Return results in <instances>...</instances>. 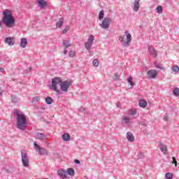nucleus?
<instances>
[{"label": "nucleus", "instance_id": "nucleus-43", "mask_svg": "<svg viewBox=\"0 0 179 179\" xmlns=\"http://www.w3.org/2000/svg\"><path fill=\"white\" fill-rule=\"evenodd\" d=\"M2 89L0 88V96H2Z\"/></svg>", "mask_w": 179, "mask_h": 179}, {"label": "nucleus", "instance_id": "nucleus-20", "mask_svg": "<svg viewBox=\"0 0 179 179\" xmlns=\"http://www.w3.org/2000/svg\"><path fill=\"white\" fill-rule=\"evenodd\" d=\"M139 106H140V107H143V108H145V107L148 106V102H146V101L142 99L139 101Z\"/></svg>", "mask_w": 179, "mask_h": 179}, {"label": "nucleus", "instance_id": "nucleus-24", "mask_svg": "<svg viewBox=\"0 0 179 179\" xmlns=\"http://www.w3.org/2000/svg\"><path fill=\"white\" fill-rule=\"evenodd\" d=\"M63 45L66 48H69V47H71V43L69 41H63Z\"/></svg>", "mask_w": 179, "mask_h": 179}, {"label": "nucleus", "instance_id": "nucleus-9", "mask_svg": "<svg viewBox=\"0 0 179 179\" xmlns=\"http://www.w3.org/2000/svg\"><path fill=\"white\" fill-rule=\"evenodd\" d=\"M147 75L149 79H155L157 76V71L151 69L147 72Z\"/></svg>", "mask_w": 179, "mask_h": 179}, {"label": "nucleus", "instance_id": "nucleus-4", "mask_svg": "<svg viewBox=\"0 0 179 179\" xmlns=\"http://www.w3.org/2000/svg\"><path fill=\"white\" fill-rule=\"evenodd\" d=\"M124 35L120 36L119 37V40L120 41H121V43H122V45L124 47H129V43H131V41H132V35H131V34L129 32H128L127 31H126L124 32ZM126 36V38H125Z\"/></svg>", "mask_w": 179, "mask_h": 179}, {"label": "nucleus", "instance_id": "nucleus-27", "mask_svg": "<svg viewBox=\"0 0 179 179\" xmlns=\"http://www.w3.org/2000/svg\"><path fill=\"white\" fill-rule=\"evenodd\" d=\"M75 55H76V52L75 50H71L69 52V57H70V58H73Z\"/></svg>", "mask_w": 179, "mask_h": 179}, {"label": "nucleus", "instance_id": "nucleus-34", "mask_svg": "<svg viewBox=\"0 0 179 179\" xmlns=\"http://www.w3.org/2000/svg\"><path fill=\"white\" fill-rule=\"evenodd\" d=\"M173 94L175 96H179V89L178 88H175L173 90Z\"/></svg>", "mask_w": 179, "mask_h": 179}, {"label": "nucleus", "instance_id": "nucleus-26", "mask_svg": "<svg viewBox=\"0 0 179 179\" xmlns=\"http://www.w3.org/2000/svg\"><path fill=\"white\" fill-rule=\"evenodd\" d=\"M104 17V10H101L99 14V20H103V18Z\"/></svg>", "mask_w": 179, "mask_h": 179}, {"label": "nucleus", "instance_id": "nucleus-17", "mask_svg": "<svg viewBox=\"0 0 179 179\" xmlns=\"http://www.w3.org/2000/svg\"><path fill=\"white\" fill-rule=\"evenodd\" d=\"M127 138L128 139L129 142H134V141H135V137H134V135L131 132H128L127 134Z\"/></svg>", "mask_w": 179, "mask_h": 179}, {"label": "nucleus", "instance_id": "nucleus-31", "mask_svg": "<svg viewBox=\"0 0 179 179\" xmlns=\"http://www.w3.org/2000/svg\"><path fill=\"white\" fill-rule=\"evenodd\" d=\"M132 77L127 78V82L130 84L131 86H135V84L132 82Z\"/></svg>", "mask_w": 179, "mask_h": 179}, {"label": "nucleus", "instance_id": "nucleus-1", "mask_svg": "<svg viewBox=\"0 0 179 179\" xmlns=\"http://www.w3.org/2000/svg\"><path fill=\"white\" fill-rule=\"evenodd\" d=\"M58 85H59L62 92H68L71 85H72V83L68 80L62 81L59 77L54 78L52 80L51 89H52L54 92H57V93H59V90H58Z\"/></svg>", "mask_w": 179, "mask_h": 179}, {"label": "nucleus", "instance_id": "nucleus-7", "mask_svg": "<svg viewBox=\"0 0 179 179\" xmlns=\"http://www.w3.org/2000/svg\"><path fill=\"white\" fill-rule=\"evenodd\" d=\"M93 41H94V36L90 35L85 44V48L90 51L92 45H93Z\"/></svg>", "mask_w": 179, "mask_h": 179}, {"label": "nucleus", "instance_id": "nucleus-37", "mask_svg": "<svg viewBox=\"0 0 179 179\" xmlns=\"http://www.w3.org/2000/svg\"><path fill=\"white\" fill-rule=\"evenodd\" d=\"M70 27H66L65 29L63 30V33H66L67 31H69Z\"/></svg>", "mask_w": 179, "mask_h": 179}, {"label": "nucleus", "instance_id": "nucleus-18", "mask_svg": "<svg viewBox=\"0 0 179 179\" xmlns=\"http://www.w3.org/2000/svg\"><path fill=\"white\" fill-rule=\"evenodd\" d=\"M62 139L64 140L65 142H68V141H71V136L68 133H65L62 136Z\"/></svg>", "mask_w": 179, "mask_h": 179}, {"label": "nucleus", "instance_id": "nucleus-41", "mask_svg": "<svg viewBox=\"0 0 179 179\" xmlns=\"http://www.w3.org/2000/svg\"><path fill=\"white\" fill-rule=\"evenodd\" d=\"M0 72H5V69L2 67H0Z\"/></svg>", "mask_w": 179, "mask_h": 179}, {"label": "nucleus", "instance_id": "nucleus-14", "mask_svg": "<svg viewBox=\"0 0 179 179\" xmlns=\"http://www.w3.org/2000/svg\"><path fill=\"white\" fill-rule=\"evenodd\" d=\"M40 8H45L47 5H48V3L45 0H36Z\"/></svg>", "mask_w": 179, "mask_h": 179}, {"label": "nucleus", "instance_id": "nucleus-16", "mask_svg": "<svg viewBox=\"0 0 179 179\" xmlns=\"http://www.w3.org/2000/svg\"><path fill=\"white\" fill-rule=\"evenodd\" d=\"M139 2H141V0H135L134 3V12H138V10H139Z\"/></svg>", "mask_w": 179, "mask_h": 179}, {"label": "nucleus", "instance_id": "nucleus-23", "mask_svg": "<svg viewBox=\"0 0 179 179\" xmlns=\"http://www.w3.org/2000/svg\"><path fill=\"white\" fill-rule=\"evenodd\" d=\"M157 13H159V15L163 13V7L162 6H158L157 7Z\"/></svg>", "mask_w": 179, "mask_h": 179}, {"label": "nucleus", "instance_id": "nucleus-33", "mask_svg": "<svg viewBox=\"0 0 179 179\" xmlns=\"http://www.w3.org/2000/svg\"><path fill=\"white\" fill-rule=\"evenodd\" d=\"M94 66H99V59H95L92 62Z\"/></svg>", "mask_w": 179, "mask_h": 179}, {"label": "nucleus", "instance_id": "nucleus-29", "mask_svg": "<svg viewBox=\"0 0 179 179\" xmlns=\"http://www.w3.org/2000/svg\"><path fill=\"white\" fill-rule=\"evenodd\" d=\"M45 103L46 104H52V98L48 96L45 99Z\"/></svg>", "mask_w": 179, "mask_h": 179}, {"label": "nucleus", "instance_id": "nucleus-19", "mask_svg": "<svg viewBox=\"0 0 179 179\" xmlns=\"http://www.w3.org/2000/svg\"><path fill=\"white\" fill-rule=\"evenodd\" d=\"M36 139H40V141H44L45 139V136L41 133H38L36 135Z\"/></svg>", "mask_w": 179, "mask_h": 179}, {"label": "nucleus", "instance_id": "nucleus-13", "mask_svg": "<svg viewBox=\"0 0 179 179\" xmlns=\"http://www.w3.org/2000/svg\"><path fill=\"white\" fill-rule=\"evenodd\" d=\"M159 148L164 155H166L167 153V145L163 144V143L162 142H159Z\"/></svg>", "mask_w": 179, "mask_h": 179}, {"label": "nucleus", "instance_id": "nucleus-42", "mask_svg": "<svg viewBox=\"0 0 179 179\" xmlns=\"http://www.w3.org/2000/svg\"><path fill=\"white\" fill-rule=\"evenodd\" d=\"M164 120H165V121H167L169 120V117L168 116H164Z\"/></svg>", "mask_w": 179, "mask_h": 179}, {"label": "nucleus", "instance_id": "nucleus-28", "mask_svg": "<svg viewBox=\"0 0 179 179\" xmlns=\"http://www.w3.org/2000/svg\"><path fill=\"white\" fill-rule=\"evenodd\" d=\"M41 100V98L40 96H34L32 99V103H38Z\"/></svg>", "mask_w": 179, "mask_h": 179}, {"label": "nucleus", "instance_id": "nucleus-32", "mask_svg": "<svg viewBox=\"0 0 179 179\" xmlns=\"http://www.w3.org/2000/svg\"><path fill=\"white\" fill-rule=\"evenodd\" d=\"M165 177L166 179H172L173 178V173L168 172L166 173Z\"/></svg>", "mask_w": 179, "mask_h": 179}, {"label": "nucleus", "instance_id": "nucleus-21", "mask_svg": "<svg viewBox=\"0 0 179 179\" xmlns=\"http://www.w3.org/2000/svg\"><path fill=\"white\" fill-rule=\"evenodd\" d=\"M63 25H64V19L61 18L59 20V22H57L56 26L59 29H61V27H62Z\"/></svg>", "mask_w": 179, "mask_h": 179}, {"label": "nucleus", "instance_id": "nucleus-30", "mask_svg": "<svg viewBox=\"0 0 179 179\" xmlns=\"http://www.w3.org/2000/svg\"><path fill=\"white\" fill-rule=\"evenodd\" d=\"M172 71H173V72H175V73H178V72H179V67H178V66H173V67H172Z\"/></svg>", "mask_w": 179, "mask_h": 179}, {"label": "nucleus", "instance_id": "nucleus-15", "mask_svg": "<svg viewBox=\"0 0 179 179\" xmlns=\"http://www.w3.org/2000/svg\"><path fill=\"white\" fill-rule=\"evenodd\" d=\"M26 45H27V38H21L20 47L22 48H26Z\"/></svg>", "mask_w": 179, "mask_h": 179}, {"label": "nucleus", "instance_id": "nucleus-8", "mask_svg": "<svg viewBox=\"0 0 179 179\" xmlns=\"http://www.w3.org/2000/svg\"><path fill=\"white\" fill-rule=\"evenodd\" d=\"M111 22V19L108 17H105L101 24V27L105 30L110 27V23Z\"/></svg>", "mask_w": 179, "mask_h": 179}, {"label": "nucleus", "instance_id": "nucleus-12", "mask_svg": "<svg viewBox=\"0 0 179 179\" xmlns=\"http://www.w3.org/2000/svg\"><path fill=\"white\" fill-rule=\"evenodd\" d=\"M57 173L62 178H66L68 177V173L65 169H60L57 171Z\"/></svg>", "mask_w": 179, "mask_h": 179}, {"label": "nucleus", "instance_id": "nucleus-35", "mask_svg": "<svg viewBox=\"0 0 179 179\" xmlns=\"http://www.w3.org/2000/svg\"><path fill=\"white\" fill-rule=\"evenodd\" d=\"M173 162L172 164H175V166L177 167V159H176V157H172Z\"/></svg>", "mask_w": 179, "mask_h": 179}, {"label": "nucleus", "instance_id": "nucleus-39", "mask_svg": "<svg viewBox=\"0 0 179 179\" xmlns=\"http://www.w3.org/2000/svg\"><path fill=\"white\" fill-rule=\"evenodd\" d=\"M74 162L76 163V164H80V162L78 159H75Z\"/></svg>", "mask_w": 179, "mask_h": 179}, {"label": "nucleus", "instance_id": "nucleus-10", "mask_svg": "<svg viewBox=\"0 0 179 179\" xmlns=\"http://www.w3.org/2000/svg\"><path fill=\"white\" fill-rule=\"evenodd\" d=\"M4 43H6V44H8V45L12 46V45H15V38L13 37H6L4 38Z\"/></svg>", "mask_w": 179, "mask_h": 179}, {"label": "nucleus", "instance_id": "nucleus-38", "mask_svg": "<svg viewBox=\"0 0 179 179\" xmlns=\"http://www.w3.org/2000/svg\"><path fill=\"white\" fill-rule=\"evenodd\" d=\"M118 79H120V76H118V75H117V74H115L114 80H118Z\"/></svg>", "mask_w": 179, "mask_h": 179}, {"label": "nucleus", "instance_id": "nucleus-5", "mask_svg": "<svg viewBox=\"0 0 179 179\" xmlns=\"http://www.w3.org/2000/svg\"><path fill=\"white\" fill-rule=\"evenodd\" d=\"M22 156V162L24 167H29V156L27 155V152L25 150H22L21 152Z\"/></svg>", "mask_w": 179, "mask_h": 179}, {"label": "nucleus", "instance_id": "nucleus-6", "mask_svg": "<svg viewBox=\"0 0 179 179\" xmlns=\"http://www.w3.org/2000/svg\"><path fill=\"white\" fill-rule=\"evenodd\" d=\"M34 148H36V150L38 152V155L43 156L45 155H48V151L43 148H40L37 143H34Z\"/></svg>", "mask_w": 179, "mask_h": 179}, {"label": "nucleus", "instance_id": "nucleus-22", "mask_svg": "<svg viewBox=\"0 0 179 179\" xmlns=\"http://www.w3.org/2000/svg\"><path fill=\"white\" fill-rule=\"evenodd\" d=\"M67 174H69V176H73L75 174V171L73 170V169L70 168L67 169L66 171Z\"/></svg>", "mask_w": 179, "mask_h": 179}, {"label": "nucleus", "instance_id": "nucleus-25", "mask_svg": "<svg viewBox=\"0 0 179 179\" xmlns=\"http://www.w3.org/2000/svg\"><path fill=\"white\" fill-rule=\"evenodd\" d=\"M122 121L123 124H129V122H131V119H129V117H124L122 118Z\"/></svg>", "mask_w": 179, "mask_h": 179}, {"label": "nucleus", "instance_id": "nucleus-40", "mask_svg": "<svg viewBox=\"0 0 179 179\" xmlns=\"http://www.w3.org/2000/svg\"><path fill=\"white\" fill-rule=\"evenodd\" d=\"M64 54L65 55H66V54H68V50H67L66 49H64Z\"/></svg>", "mask_w": 179, "mask_h": 179}, {"label": "nucleus", "instance_id": "nucleus-44", "mask_svg": "<svg viewBox=\"0 0 179 179\" xmlns=\"http://www.w3.org/2000/svg\"><path fill=\"white\" fill-rule=\"evenodd\" d=\"M1 24H2V23L0 22V27H1Z\"/></svg>", "mask_w": 179, "mask_h": 179}, {"label": "nucleus", "instance_id": "nucleus-3", "mask_svg": "<svg viewBox=\"0 0 179 179\" xmlns=\"http://www.w3.org/2000/svg\"><path fill=\"white\" fill-rule=\"evenodd\" d=\"M15 113L17 115V128L18 129H21V131H24V129H26V127H27L26 115H23L19 110H15Z\"/></svg>", "mask_w": 179, "mask_h": 179}, {"label": "nucleus", "instance_id": "nucleus-2", "mask_svg": "<svg viewBox=\"0 0 179 179\" xmlns=\"http://www.w3.org/2000/svg\"><path fill=\"white\" fill-rule=\"evenodd\" d=\"M2 22L8 29L13 27L15 26V18L13 15H12V12L8 9L4 10L3 12Z\"/></svg>", "mask_w": 179, "mask_h": 179}, {"label": "nucleus", "instance_id": "nucleus-11", "mask_svg": "<svg viewBox=\"0 0 179 179\" xmlns=\"http://www.w3.org/2000/svg\"><path fill=\"white\" fill-rule=\"evenodd\" d=\"M148 50L150 52V54L152 55L154 58L157 57V51H156V49L153 46H149L148 47Z\"/></svg>", "mask_w": 179, "mask_h": 179}, {"label": "nucleus", "instance_id": "nucleus-36", "mask_svg": "<svg viewBox=\"0 0 179 179\" xmlns=\"http://www.w3.org/2000/svg\"><path fill=\"white\" fill-rule=\"evenodd\" d=\"M136 110H131L130 112L131 115H136Z\"/></svg>", "mask_w": 179, "mask_h": 179}]
</instances>
